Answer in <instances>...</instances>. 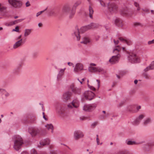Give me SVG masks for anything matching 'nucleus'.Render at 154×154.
<instances>
[{
  "mask_svg": "<svg viewBox=\"0 0 154 154\" xmlns=\"http://www.w3.org/2000/svg\"><path fill=\"white\" fill-rule=\"evenodd\" d=\"M32 29H26L24 31V36L27 37L31 34Z\"/></svg>",
  "mask_w": 154,
  "mask_h": 154,
  "instance_id": "25",
  "label": "nucleus"
},
{
  "mask_svg": "<svg viewBox=\"0 0 154 154\" xmlns=\"http://www.w3.org/2000/svg\"><path fill=\"white\" fill-rule=\"evenodd\" d=\"M154 145V142L149 143L144 146L143 149L146 151H149L151 149V146Z\"/></svg>",
  "mask_w": 154,
  "mask_h": 154,
  "instance_id": "21",
  "label": "nucleus"
},
{
  "mask_svg": "<svg viewBox=\"0 0 154 154\" xmlns=\"http://www.w3.org/2000/svg\"><path fill=\"white\" fill-rule=\"evenodd\" d=\"M88 70L89 72H103V69L99 67H94L90 66L88 67Z\"/></svg>",
  "mask_w": 154,
  "mask_h": 154,
  "instance_id": "11",
  "label": "nucleus"
},
{
  "mask_svg": "<svg viewBox=\"0 0 154 154\" xmlns=\"http://www.w3.org/2000/svg\"><path fill=\"white\" fill-rule=\"evenodd\" d=\"M66 69V68H65L63 69H60V70L57 76V79L58 80H59L60 79L63 75H64V72Z\"/></svg>",
  "mask_w": 154,
  "mask_h": 154,
  "instance_id": "20",
  "label": "nucleus"
},
{
  "mask_svg": "<svg viewBox=\"0 0 154 154\" xmlns=\"http://www.w3.org/2000/svg\"><path fill=\"white\" fill-rule=\"evenodd\" d=\"M47 8H45L44 10L42 11H39L36 14V17H38V16L41 14L42 13L44 12L45 11L47 10Z\"/></svg>",
  "mask_w": 154,
  "mask_h": 154,
  "instance_id": "44",
  "label": "nucleus"
},
{
  "mask_svg": "<svg viewBox=\"0 0 154 154\" xmlns=\"http://www.w3.org/2000/svg\"><path fill=\"white\" fill-rule=\"evenodd\" d=\"M81 3V2L80 1H77L74 4L73 7L75 8H76L78 5H79Z\"/></svg>",
  "mask_w": 154,
  "mask_h": 154,
  "instance_id": "42",
  "label": "nucleus"
},
{
  "mask_svg": "<svg viewBox=\"0 0 154 154\" xmlns=\"http://www.w3.org/2000/svg\"><path fill=\"white\" fill-rule=\"evenodd\" d=\"M127 144L128 145H133L138 144L140 143H137L134 141H132L131 140H129L126 142Z\"/></svg>",
  "mask_w": 154,
  "mask_h": 154,
  "instance_id": "35",
  "label": "nucleus"
},
{
  "mask_svg": "<svg viewBox=\"0 0 154 154\" xmlns=\"http://www.w3.org/2000/svg\"><path fill=\"white\" fill-rule=\"evenodd\" d=\"M96 66V64H95V63H91L90 64V66Z\"/></svg>",
  "mask_w": 154,
  "mask_h": 154,
  "instance_id": "61",
  "label": "nucleus"
},
{
  "mask_svg": "<svg viewBox=\"0 0 154 154\" xmlns=\"http://www.w3.org/2000/svg\"><path fill=\"white\" fill-rule=\"evenodd\" d=\"M145 117V115L144 114H141L139 115L133 122V124L137 125L139 124L142 120Z\"/></svg>",
  "mask_w": 154,
  "mask_h": 154,
  "instance_id": "14",
  "label": "nucleus"
},
{
  "mask_svg": "<svg viewBox=\"0 0 154 154\" xmlns=\"http://www.w3.org/2000/svg\"><path fill=\"white\" fill-rule=\"evenodd\" d=\"M84 70L83 65L81 63H77L75 64V66L73 69V71L74 72L77 73L79 71Z\"/></svg>",
  "mask_w": 154,
  "mask_h": 154,
  "instance_id": "12",
  "label": "nucleus"
},
{
  "mask_svg": "<svg viewBox=\"0 0 154 154\" xmlns=\"http://www.w3.org/2000/svg\"><path fill=\"white\" fill-rule=\"evenodd\" d=\"M79 102L76 100H74L70 103H69L67 105V107L69 109H72L73 107L74 108H77L79 106Z\"/></svg>",
  "mask_w": 154,
  "mask_h": 154,
  "instance_id": "15",
  "label": "nucleus"
},
{
  "mask_svg": "<svg viewBox=\"0 0 154 154\" xmlns=\"http://www.w3.org/2000/svg\"><path fill=\"white\" fill-rule=\"evenodd\" d=\"M73 37L74 38H76L77 41H79L80 39V31L77 26L75 27V29L73 30V32L72 34Z\"/></svg>",
  "mask_w": 154,
  "mask_h": 154,
  "instance_id": "8",
  "label": "nucleus"
},
{
  "mask_svg": "<svg viewBox=\"0 0 154 154\" xmlns=\"http://www.w3.org/2000/svg\"><path fill=\"white\" fill-rule=\"evenodd\" d=\"M63 98L64 102H66L68 100L70 99V97H63Z\"/></svg>",
  "mask_w": 154,
  "mask_h": 154,
  "instance_id": "47",
  "label": "nucleus"
},
{
  "mask_svg": "<svg viewBox=\"0 0 154 154\" xmlns=\"http://www.w3.org/2000/svg\"><path fill=\"white\" fill-rule=\"evenodd\" d=\"M114 53L116 54L117 55L115 56H112V58L109 60V61L112 64L117 63L120 57V55L119 53H118L117 52H116Z\"/></svg>",
  "mask_w": 154,
  "mask_h": 154,
  "instance_id": "10",
  "label": "nucleus"
},
{
  "mask_svg": "<svg viewBox=\"0 0 154 154\" xmlns=\"http://www.w3.org/2000/svg\"><path fill=\"white\" fill-rule=\"evenodd\" d=\"M7 9V7L0 3V12H2Z\"/></svg>",
  "mask_w": 154,
  "mask_h": 154,
  "instance_id": "36",
  "label": "nucleus"
},
{
  "mask_svg": "<svg viewBox=\"0 0 154 154\" xmlns=\"http://www.w3.org/2000/svg\"><path fill=\"white\" fill-rule=\"evenodd\" d=\"M152 122V119L151 118L148 117L146 118L143 122V125L144 126H147L148 124Z\"/></svg>",
  "mask_w": 154,
  "mask_h": 154,
  "instance_id": "24",
  "label": "nucleus"
},
{
  "mask_svg": "<svg viewBox=\"0 0 154 154\" xmlns=\"http://www.w3.org/2000/svg\"><path fill=\"white\" fill-rule=\"evenodd\" d=\"M26 6L27 7H29L30 6V4L29 1H27L26 4Z\"/></svg>",
  "mask_w": 154,
  "mask_h": 154,
  "instance_id": "57",
  "label": "nucleus"
},
{
  "mask_svg": "<svg viewBox=\"0 0 154 154\" xmlns=\"http://www.w3.org/2000/svg\"><path fill=\"white\" fill-rule=\"evenodd\" d=\"M136 108L137 111H138L141 108V106H137Z\"/></svg>",
  "mask_w": 154,
  "mask_h": 154,
  "instance_id": "59",
  "label": "nucleus"
},
{
  "mask_svg": "<svg viewBox=\"0 0 154 154\" xmlns=\"http://www.w3.org/2000/svg\"><path fill=\"white\" fill-rule=\"evenodd\" d=\"M37 53L36 52H34L32 55V57H37Z\"/></svg>",
  "mask_w": 154,
  "mask_h": 154,
  "instance_id": "51",
  "label": "nucleus"
},
{
  "mask_svg": "<svg viewBox=\"0 0 154 154\" xmlns=\"http://www.w3.org/2000/svg\"><path fill=\"white\" fill-rule=\"evenodd\" d=\"M21 36H22V35H20L17 38V40H18V39H22L21 38Z\"/></svg>",
  "mask_w": 154,
  "mask_h": 154,
  "instance_id": "62",
  "label": "nucleus"
},
{
  "mask_svg": "<svg viewBox=\"0 0 154 154\" xmlns=\"http://www.w3.org/2000/svg\"><path fill=\"white\" fill-rule=\"evenodd\" d=\"M22 44L23 39H20L19 41H18L15 42V43L14 45L13 48L14 49H16L20 46L22 45Z\"/></svg>",
  "mask_w": 154,
  "mask_h": 154,
  "instance_id": "22",
  "label": "nucleus"
},
{
  "mask_svg": "<svg viewBox=\"0 0 154 154\" xmlns=\"http://www.w3.org/2000/svg\"><path fill=\"white\" fill-rule=\"evenodd\" d=\"M0 95L2 96H8L10 95V94L6 90L4 89L2 90V92L0 93Z\"/></svg>",
  "mask_w": 154,
  "mask_h": 154,
  "instance_id": "31",
  "label": "nucleus"
},
{
  "mask_svg": "<svg viewBox=\"0 0 154 154\" xmlns=\"http://www.w3.org/2000/svg\"><path fill=\"white\" fill-rule=\"evenodd\" d=\"M113 42H114V43L115 45H117L119 43V41L118 40H115L114 39L113 40Z\"/></svg>",
  "mask_w": 154,
  "mask_h": 154,
  "instance_id": "52",
  "label": "nucleus"
},
{
  "mask_svg": "<svg viewBox=\"0 0 154 154\" xmlns=\"http://www.w3.org/2000/svg\"><path fill=\"white\" fill-rule=\"evenodd\" d=\"M85 99L87 100H91L94 99V97H84Z\"/></svg>",
  "mask_w": 154,
  "mask_h": 154,
  "instance_id": "46",
  "label": "nucleus"
},
{
  "mask_svg": "<svg viewBox=\"0 0 154 154\" xmlns=\"http://www.w3.org/2000/svg\"><path fill=\"white\" fill-rule=\"evenodd\" d=\"M154 69V61H152L149 66L146 67L144 69V71L145 72L148 71L149 70H153Z\"/></svg>",
  "mask_w": 154,
  "mask_h": 154,
  "instance_id": "28",
  "label": "nucleus"
},
{
  "mask_svg": "<svg viewBox=\"0 0 154 154\" xmlns=\"http://www.w3.org/2000/svg\"><path fill=\"white\" fill-rule=\"evenodd\" d=\"M115 23L119 27L123 26V24L122 20L119 18H116L115 20Z\"/></svg>",
  "mask_w": 154,
  "mask_h": 154,
  "instance_id": "30",
  "label": "nucleus"
},
{
  "mask_svg": "<svg viewBox=\"0 0 154 154\" xmlns=\"http://www.w3.org/2000/svg\"><path fill=\"white\" fill-rule=\"evenodd\" d=\"M97 25L94 23H91L90 24L81 27L80 29V32H84L89 29L94 28H96L97 27Z\"/></svg>",
  "mask_w": 154,
  "mask_h": 154,
  "instance_id": "6",
  "label": "nucleus"
},
{
  "mask_svg": "<svg viewBox=\"0 0 154 154\" xmlns=\"http://www.w3.org/2000/svg\"><path fill=\"white\" fill-rule=\"evenodd\" d=\"M96 81L97 82L98 88H99L100 86V81L98 79H97Z\"/></svg>",
  "mask_w": 154,
  "mask_h": 154,
  "instance_id": "60",
  "label": "nucleus"
},
{
  "mask_svg": "<svg viewBox=\"0 0 154 154\" xmlns=\"http://www.w3.org/2000/svg\"><path fill=\"white\" fill-rule=\"evenodd\" d=\"M116 154H129V153L127 150H123L118 151Z\"/></svg>",
  "mask_w": 154,
  "mask_h": 154,
  "instance_id": "37",
  "label": "nucleus"
},
{
  "mask_svg": "<svg viewBox=\"0 0 154 154\" xmlns=\"http://www.w3.org/2000/svg\"><path fill=\"white\" fill-rule=\"evenodd\" d=\"M45 126L48 130H49L50 129H52L53 128V125L52 124H48L45 125Z\"/></svg>",
  "mask_w": 154,
  "mask_h": 154,
  "instance_id": "39",
  "label": "nucleus"
},
{
  "mask_svg": "<svg viewBox=\"0 0 154 154\" xmlns=\"http://www.w3.org/2000/svg\"><path fill=\"white\" fill-rule=\"evenodd\" d=\"M21 154H28V153L24 151L21 153Z\"/></svg>",
  "mask_w": 154,
  "mask_h": 154,
  "instance_id": "63",
  "label": "nucleus"
},
{
  "mask_svg": "<svg viewBox=\"0 0 154 154\" xmlns=\"http://www.w3.org/2000/svg\"><path fill=\"white\" fill-rule=\"evenodd\" d=\"M88 86L90 89L93 91H94L95 89V88L94 87L91 86L89 85H88Z\"/></svg>",
  "mask_w": 154,
  "mask_h": 154,
  "instance_id": "50",
  "label": "nucleus"
},
{
  "mask_svg": "<svg viewBox=\"0 0 154 154\" xmlns=\"http://www.w3.org/2000/svg\"><path fill=\"white\" fill-rule=\"evenodd\" d=\"M97 25L94 23H91L90 24L81 27L80 29V32H84L89 29L94 28H96L97 27Z\"/></svg>",
  "mask_w": 154,
  "mask_h": 154,
  "instance_id": "7",
  "label": "nucleus"
},
{
  "mask_svg": "<svg viewBox=\"0 0 154 154\" xmlns=\"http://www.w3.org/2000/svg\"><path fill=\"white\" fill-rule=\"evenodd\" d=\"M148 44L149 45H150L152 44H154V39L151 40L149 41L148 42Z\"/></svg>",
  "mask_w": 154,
  "mask_h": 154,
  "instance_id": "53",
  "label": "nucleus"
},
{
  "mask_svg": "<svg viewBox=\"0 0 154 154\" xmlns=\"http://www.w3.org/2000/svg\"><path fill=\"white\" fill-rule=\"evenodd\" d=\"M29 133L32 137H35L36 135H44L46 134L45 130L38 128H33Z\"/></svg>",
  "mask_w": 154,
  "mask_h": 154,
  "instance_id": "2",
  "label": "nucleus"
},
{
  "mask_svg": "<svg viewBox=\"0 0 154 154\" xmlns=\"http://www.w3.org/2000/svg\"><path fill=\"white\" fill-rule=\"evenodd\" d=\"M128 61L132 63H135L140 62V59L136 54L134 53L130 54L128 56Z\"/></svg>",
  "mask_w": 154,
  "mask_h": 154,
  "instance_id": "4",
  "label": "nucleus"
},
{
  "mask_svg": "<svg viewBox=\"0 0 154 154\" xmlns=\"http://www.w3.org/2000/svg\"><path fill=\"white\" fill-rule=\"evenodd\" d=\"M88 10H89V17L91 18L92 19L93 18V14L94 12L93 9V8L91 7L90 6H89V7Z\"/></svg>",
  "mask_w": 154,
  "mask_h": 154,
  "instance_id": "32",
  "label": "nucleus"
},
{
  "mask_svg": "<svg viewBox=\"0 0 154 154\" xmlns=\"http://www.w3.org/2000/svg\"><path fill=\"white\" fill-rule=\"evenodd\" d=\"M39 104L41 106V107H42V110L43 111H45V109H44V107H43V104L42 103H39Z\"/></svg>",
  "mask_w": 154,
  "mask_h": 154,
  "instance_id": "58",
  "label": "nucleus"
},
{
  "mask_svg": "<svg viewBox=\"0 0 154 154\" xmlns=\"http://www.w3.org/2000/svg\"><path fill=\"white\" fill-rule=\"evenodd\" d=\"M96 106L94 105L85 104L83 108V109L85 111H91L95 109Z\"/></svg>",
  "mask_w": 154,
  "mask_h": 154,
  "instance_id": "13",
  "label": "nucleus"
},
{
  "mask_svg": "<svg viewBox=\"0 0 154 154\" xmlns=\"http://www.w3.org/2000/svg\"><path fill=\"white\" fill-rule=\"evenodd\" d=\"M84 96H94L93 94V93L91 91H86L84 94Z\"/></svg>",
  "mask_w": 154,
  "mask_h": 154,
  "instance_id": "33",
  "label": "nucleus"
},
{
  "mask_svg": "<svg viewBox=\"0 0 154 154\" xmlns=\"http://www.w3.org/2000/svg\"><path fill=\"white\" fill-rule=\"evenodd\" d=\"M50 143V141L49 139L46 138L41 140L40 142L41 145L44 146L45 145H49Z\"/></svg>",
  "mask_w": 154,
  "mask_h": 154,
  "instance_id": "26",
  "label": "nucleus"
},
{
  "mask_svg": "<svg viewBox=\"0 0 154 154\" xmlns=\"http://www.w3.org/2000/svg\"><path fill=\"white\" fill-rule=\"evenodd\" d=\"M122 48L123 51H126L125 48V47H122L121 48L119 45H117L116 46L115 48H114L113 52V53H114L116 52L118 53H119V52L121 50Z\"/></svg>",
  "mask_w": 154,
  "mask_h": 154,
  "instance_id": "23",
  "label": "nucleus"
},
{
  "mask_svg": "<svg viewBox=\"0 0 154 154\" xmlns=\"http://www.w3.org/2000/svg\"><path fill=\"white\" fill-rule=\"evenodd\" d=\"M108 8L109 11L112 14L116 13L118 9L116 5L113 3H109L108 4Z\"/></svg>",
  "mask_w": 154,
  "mask_h": 154,
  "instance_id": "9",
  "label": "nucleus"
},
{
  "mask_svg": "<svg viewBox=\"0 0 154 154\" xmlns=\"http://www.w3.org/2000/svg\"><path fill=\"white\" fill-rule=\"evenodd\" d=\"M12 140L14 143L13 148L17 151L21 148L24 143L22 138L19 135H14L12 137Z\"/></svg>",
  "mask_w": 154,
  "mask_h": 154,
  "instance_id": "1",
  "label": "nucleus"
},
{
  "mask_svg": "<svg viewBox=\"0 0 154 154\" xmlns=\"http://www.w3.org/2000/svg\"><path fill=\"white\" fill-rule=\"evenodd\" d=\"M71 10L70 6L69 4H66L63 6L62 8V11L64 14H68Z\"/></svg>",
  "mask_w": 154,
  "mask_h": 154,
  "instance_id": "16",
  "label": "nucleus"
},
{
  "mask_svg": "<svg viewBox=\"0 0 154 154\" xmlns=\"http://www.w3.org/2000/svg\"><path fill=\"white\" fill-rule=\"evenodd\" d=\"M125 101L123 102H121L118 105V107H120L123 105Z\"/></svg>",
  "mask_w": 154,
  "mask_h": 154,
  "instance_id": "55",
  "label": "nucleus"
},
{
  "mask_svg": "<svg viewBox=\"0 0 154 154\" xmlns=\"http://www.w3.org/2000/svg\"><path fill=\"white\" fill-rule=\"evenodd\" d=\"M28 117L29 118H30L32 122H34L35 120V116L33 115L32 117L30 116H28Z\"/></svg>",
  "mask_w": 154,
  "mask_h": 154,
  "instance_id": "43",
  "label": "nucleus"
},
{
  "mask_svg": "<svg viewBox=\"0 0 154 154\" xmlns=\"http://www.w3.org/2000/svg\"><path fill=\"white\" fill-rule=\"evenodd\" d=\"M98 122L97 121H96L92 123L91 125V127L92 128H94L98 124Z\"/></svg>",
  "mask_w": 154,
  "mask_h": 154,
  "instance_id": "40",
  "label": "nucleus"
},
{
  "mask_svg": "<svg viewBox=\"0 0 154 154\" xmlns=\"http://www.w3.org/2000/svg\"><path fill=\"white\" fill-rule=\"evenodd\" d=\"M17 20H15L14 21L11 22L9 23H5V25L7 26H11L17 23Z\"/></svg>",
  "mask_w": 154,
  "mask_h": 154,
  "instance_id": "34",
  "label": "nucleus"
},
{
  "mask_svg": "<svg viewBox=\"0 0 154 154\" xmlns=\"http://www.w3.org/2000/svg\"><path fill=\"white\" fill-rule=\"evenodd\" d=\"M68 65L69 66H72L73 67L74 66V64L72 63L69 62L68 63Z\"/></svg>",
  "mask_w": 154,
  "mask_h": 154,
  "instance_id": "54",
  "label": "nucleus"
},
{
  "mask_svg": "<svg viewBox=\"0 0 154 154\" xmlns=\"http://www.w3.org/2000/svg\"><path fill=\"white\" fill-rule=\"evenodd\" d=\"M118 39L121 42L126 43L128 45H130L132 44V41L128 39H126L122 37H119Z\"/></svg>",
  "mask_w": 154,
  "mask_h": 154,
  "instance_id": "18",
  "label": "nucleus"
},
{
  "mask_svg": "<svg viewBox=\"0 0 154 154\" xmlns=\"http://www.w3.org/2000/svg\"><path fill=\"white\" fill-rule=\"evenodd\" d=\"M57 111L60 116L62 119H63L67 116V113L66 112L65 107L61 105H59L56 109Z\"/></svg>",
  "mask_w": 154,
  "mask_h": 154,
  "instance_id": "3",
  "label": "nucleus"
},
{
  "mask_svg": "<svg viewBox=\"0 0 154 154\" xmlns=\"http://www.w3.org/2000/svg\"><path fill=\"white\" fill-rule=\"evenodd\" d=\"M22 66L21 63L19 64L17 67L13 70V73L15 74L18 73L20 71V69Z\"/></svg>",
  "mask_w": 154,
  "mask_h": 154,
  "instance_id": "29",
  "label": "nucleus"
},
{
  "mask_svg": "<svg viewBox=\"0 0 154 154\" xmlns=\"http://www.w3.org/2000/svg\"><path fill=\"white\" fill-rule=\"evenodd\" d=\"M8 3L13 8H20L22 5V2L20 0H8Z\"/></svg>",
  "mask_w": 154,
  "mask_h": 154,
  "instance_id": "5",
  "label": "nucleus"
},
{
  "mask_svg": "<svg viewBox=\"0 0 154 154\" xmlns=\"http://www.w3.org/2000/svg\"><path fill=\"white\" fill-rule=\"evenodd\" d=\"M72 93L70 91H65L63 94V96H70L72 95Z\"/></svg>",
  "mask_w": 154,
  "mask_h": 154,
  "instance_id": "38",
  "label": "nucleus"
},
{
  "mask_svg": "<svg viewBox=\"0 0 154 154\" xmlns=\"http://www.w3.org/2000/svg\"><path fill=\"white\" fill-rule=\"evenodd\" d=\"M96 140H97V143L98 144L99 143V140L98 138H96Z\"/></svg>",
  "mask_w": 154,
  "mask_h": 154,
  "instance_id": "64",
  "label": "nucleus"
},
{
  "mask_svg": "<svg viewBox=\"0 0 154 154\" xmlns=\"http://www.w3.org/2000/svg\"><path fill=\"white\" fill-rule=\"evenodd\" d=\"M70 89L75 94H79L81 92V89L80 88H77L75 86L74 84H72L70 86Z\"/></svg>",
  "mask_w": 154,
  "mask_h": 154,
  "instance_id": "17",
  "label": "nucleus"
},
{
  "mask_svg": "<svg viewBox=\"0 0 154 154\" xmlns=\"http://www.w3.org/2000/svg\"><path fill=\"white\" fill-rule=\"evenodd\" d=\"M82 41L81 43L84 44H87L90 42V40L89 38L88 37L85 36L83 37L82 39Z\"/></svg>",
  "mask_w": 154,
  "mask_h": 154,
  "instance_id": "27",
  "label": "nucleus"
},
{
  "mask_svg": "<svg viewBox=\"0 0 154 154\" xmlns=\"http://www.w3.org/2000/svg\"><path fill=\"white\" fill-rule=\"evenodd\" d=\"M133 109V107L132 106H128L127 108V110L129 112H131Z\"/></svg>",
  "mask_w": 154,
  "mask_h": 154,
  "instance_id": "45",
  "label": "nucleus"
},
{
  "mask_svg": "<svg viewBox=\"0 0 154 154\" xmlns=\"http://www.w3.org/2000/svg\"><path fill=\"white\" fill-rule=\"evenodd\" d=\"M12 31H16L17 32H18L19 31V28L18 26H16L15 29H13Z\"/></svg>",
  "mask_w": 154,
  "mask_h": 154,
  "instance_id": "49",
  "label": "nucleus"
},
{
  "mask_svg": "<svg viewBox=\"0 0 154 154\" xmlns=\"http://www.w3.org/2000/svg\"><path fill=\"white\" fill-rule=\"evenodd\" d=\"M101 5L103 7H105L106 6L105 3H104L102 1L100 0L99 1Z\"/></svg>",
  "mask_w": 154,
  "mask_h": 154,
  "instance_id": "48",
  "label": "nucleus"
},
{
  "mask_svg": "<svg viewBox=\"0 0 154 154\" xmlns=\"http://www.w3.org/2000/svg\"><path fill=\"white\" fill-rule=\"evenodd\" d=\"M74 134V138L76 140L84 136L82 132L78 131H75Z\"/></svg>",
  "mask_w": 154,
  "mask_h": 154,
  "instance_id": "19",
  "label": "nucleus"
},
{
  "mask_svg": "<svg viewBox=\"0 0 154 154\" xmlns=\"http://www.w3.org/2000/svg\"><path fill=\"white\" fill-rule=\"evenodd\" d=\"M48 14L49 16H54L55 15V13L54 11L52 10L49 11Z\"/></svg>",
  "mask_w": 154,
  "mask_h": 154,
  "instance_id": "41",
  "label": "nucleus"
},
{
  "mask_svg": "<svg viewBox=\"0 0 154 154\" xmlns=\"http://www.w3.org/2000/svg\"><path fill=\"white\" fill-rule=\"evenodd\" d=\"M134 5L136 7H137L139 6V4L136 2H134Z\"/></svg>",
  "mask_w": 154,
  "mask_h": 154,
  "instance_id": "56",
  "label": "nucleus"
}]
</instances>
